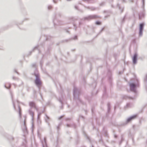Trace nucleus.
<instances>
[{"instance_id": "f257e3e1", "label": "nucleus", "mask_w": 147, "mask_h": 147, "mask_svg": "<svg viewBox=\"0 0 147 147\" xmlns=\"http://www.w3.org/2000/svg\"><path fill=\"white\" fill-rule=\"evenodd\" d=\"M80 94V90L76 87H74L73 89L74 98V100L76 102L77 105H78L79 103L84 104V103L79 97Z\"/></svg>"}, {"instance_id": "f03ea898", "label": "nucleus", "mask_w": 147, "mask_h": 147, "mask_svg": "<svg viewBox=\"0 0 147 147\" xmlns=\"http://www.w3.org/2000/svg\"><path fill=\"white\" fill-rule=\"evenodd\" d=\"M136 79V82L131 83L129 84L130 90L135 93L136 92V87H138L139 86V82L138 80L137 79Z\"/></svg>"}, {"instance_id": "7ed1b4c3", "label": "nucleus", "mask_w": 147, "mask_h": 147, "mask_svg": "<svg viewBox=\"0 0 147 147\" xmlns=\"http://www.w3.org/2000/svg\"><path fill=\"white\" fill-rule=\"evenodd\" d=\"M100 18V17L97 15L94 14L90 15L84 17L82 20L90 21L92 20Z\"/></svg>"}, {"instance_id": "20e7f679", "label": "nucleus", "mask_w": 147, "mask_h": 147, "mask_svg": "<svg viewBox=\"0 0 147 147\" xmlns=\"http://www.w3.org/2000/svg\"><path fill=\"white\" fill-rule=\"evenodd\" d=\"M34 74L36 77L35 83L37 87H39L42 84V82L40 81L39 74H36L35 73H34Z\"/></svg>"}, {"instance_id": "39448f33", "label": "nucleus", "mask_w": 147, "mask_h": 147, "mask_svg": "<svg viewBox=\"0 0 147 147\" xmlns=\"http://www.w3.org/2000/svg\"><path fill=\"white\" fill-rule=\"evenodd\" d=\"M137 115L136 114L128 118L127 119L126 121L125 122V123L122 124V125H126L127 123L130 122L131 120L134 119L136 118L137 117Z\"/></svg>"}, {"instance_id": "423d86ee", "label": "nucleus", "mask_w": 147, "mask_h": 147, "mask_svg": "<svg viewBox=\"0 0 147 147\" xmlns=\"http://www.w3.org/2000/svg\"><path fill=\"white\" fill-rule=\"evenodd\" d=\"M144 24L142 23L140 24L139 36H141L142 35V31L144 26Z\"/></svg>"}, {"instance_id": "0eeeda50", "label": "nucleus", "mask_w": 147, "mask_h": 147, "mask_svg": "<svg viewBox=\"0 0 147 147\" xmlns=\"http://www.w3.org/2000/svg\"><path fill=\"white\" fill-rule=\"evenodd\" d=\"M138 54L136 52L134 54V56L132 57V61L133 64H136L137 63V60Z\"/></svg>"}, {"instance_id": "6e6552de", "label": "nucleus", "mask_w": 147, "mask_h": 147, "mask_svg": "<svg viewBox=\"0 0 147 147\" xmlns=\"http://www.w3.org/2000/svg\"><path fill=\"white\" fill-rule=\"evenodd\" d=\"M44 142L45 143V144L44 143V142L42 140H41V142L42 144V147H47V145L46 142V137H44Z\"/></svg>"}, {"instance_id": "1a4fd4ad", "label": "nucleus", "mask_w": 147, "mask_h": 147, "mask_svg": "<svg viewBox=\"0 0 147 147\" xmlns=\"http://www.w3.org/2000/svg\"><path fill=\"white\" fill-rule=\"evenodd\" d=\"M29 105L31 107L30 109H32V107L34 108L36 107L35 103L33 101L30 102H29Z\"/></svg>"}, {"instance_id": "9d476101", "label": "nucleus", "mask_w": 147, "mask_h": 147, "mask_svg": "<svg viewBox=\"0 0 147 147\" xmlns=\"http://www.w3.org/2000/svg\"><path fill=\"white\" fill-rule=\"evenodd\" d=\"M46 117H45V122L48 124L49 125L50 123L49 122V121L50 120V118L48 116L47 114H45Z\"/></svg>"}, {"instance_id": "9b49d317", "label": "nucleus", "mask_w": 147, "mask_h": 147, "mask_svg": "<svg viewBox=\"0 0 147 147\" xmlns=\"http://www.w3.org/2000/svg\"><path fill=\"white\" fill-rule=\"evenodd\" d=\"M28 112L29 114L32 116V120H33L34 119V112L31 110V109H30L29 110Z\"/></svg>"}, {"instance_id": "f8f14e48", "label": "nucleus", "mask_w": 147, "mask_h": 147, "mask_svg": "<svg viewBox=\"0 0 147 147\" xmlns=\"http://www.w3.org/2000/svg\"><path fill=\"white\" fill-rule=\"evenodd\" d=\"M135 98L134 97H131L129 96H127L125 95L123 96V98L125 99H131V100H134L135 99Z\"/></svg>"}, {"instance_id": "ddd939ff", "label": "nucleus", "mask_w": 147, "mask_h": 147, "mask_svg": "<svg viewBox=\"0 0 147 147\" xmlns=\"http://www.w3.org/2000/svg\"><path fill=\"white\" fill-rule=\"evenodd\" d=\"M76 19L75 18H74L72 17H69L68 18V20H69V22H68V23L73 22Z\"/></svg>"}, {"instance_id": "4468645a", "label": "nucleus", "mask_w": 147, "mask_h": 147, "mask_svg": "<svg viewBox=\"0 0 147 147\" xmlns=\"http://www.w3.org/2000/svg\"><path fill=\"white\" fill-rule=\"evenodd\" d=\"M78 37H73V38H69V39L65 40H64L63 42H68L69 41H71L72 40H76L77 39Z\"/></svg>"}, {"instance_id": "2eb2a0df", "label": "nucleus", "mask_w": 147, "mask_h": 147, "mask_svg": "<svg viewBox=\"0 0 147 147\" xmlns=\"http://www.w3.org/2000/svg\"><path fill=\"white\" fill-rule=\"evenodd\" d=\"M10 94H11V99H12V102H13V107H14V109H16L15 106V103L13 101V94H12V93L11 91H10Z\"/></svg>"}, {"instance_id": "dca6fc26", "label": "nucleus", "mask_w": 147, "mask_h": 147, "mask_svg": "<svg viewBox=\"0 0 147 147\" xmlns=\"http://www.w3.org/2000/svg\"><path fill=\"white\" fill-rule=\"evenodd\" d=\"M38 45L36 46V47H34V49L32 50V51L30 52V53L29 54V55H30L31 54L32 52H33L34 51V50L35 49H37L38 51V53H40V50L38 49Z\"/></svg>"}, {"instance_id": "f3484780", "label": "nucleus", "mask_w": 147, "mask_h": 147, "mask_svg": "<svg viewBox=\"0 0 147 147\" xmlns=\"http://www.w3.org/2000/svg\"><path fill=\"white\" fill-rule=\"evenodd\" d=\"M144 15L145 14L144 13L142 12L140 13L139 15V19H141L142 17H144Z\"/></svg>"}, {"instance_id": "a211bd4d", "label": "nucleus", "mask_w": 147, "mask_h": 147, "mask_svg": "<svg viewBox=\"0 0 147 147\" xmlns=\"http://www.w3.org/2000/svg\"><path fill=\"white\" fill-rule=\"evenodd\" d=\"M144 83L146 86L147 87V74L146 75L144 80Z\"/></svg>"}, {"instance_id": "6ab92c4d", "label": "nucleus", "mask_w": 147, "mask_h": 147, "mask_svg": "<svg viewBox=\"0 0 147 147\" xmlns=\"http://www.w3.org/2000/svg\"><path fill=\"white\" fill-rule=\"evenodd\" d=\"M107 107H108V110L107 112L109 113L110 112V108H111V105L110 103L109 102H108L107 104Z\"/></svg>"}, {"instance_id": "aec40b11", "label": "nucleus", "mask_w": 147, "mask_h": 147, "mask_svg": "<svg viewBox=\"0 0 147 147\" xmlns=\"http://www.w3.org/2000/svg\"><path fill=\"white\" fill-rule=\"evenodd\" d=\"M131 107V103H129L127 104L126 105V106L125 107L126 108H128L129 107Z\"/></svg>"}, {"instance_id": "412c9836", "label": "nucleus", "mask_w": 147, "mask_h": 147, "mask_svg": "<svg viewBox=\"0 0 147 147\" xmlns=\"http://www.w3.org/2000/svg\"><path fill=\"white\" fill-rule=\"evenodd\" d=\"M106 88L105 87H104V92H103V97H104L106 94Z\"/></svg>"}, {"instance_id": "4be33fe9", "label": "nucleus", "mask_w": 147, "mask_h": 147, "mask_svg": "<svg viewBox=\"0 0 147 147\" xmlns=\"http://www.w3.org/2000/svg\"><path fill=\"white\" fill-rule=\"evenodd\" d=\"M32 67L33 68H36L37 67V66L36 65V63H34L32 64Z\"/></svg>"}, {"instance_id": "5701e85b", "label": "nucleus", "mask_w": 147, "mask_h": 147, "mask_svg": "<svg viewBox=\"0 0 147 147\" xmlns=\"http://www.w3.org/2000/svg\"><path fill=\"white\" fill-rule=\"evenodd\" d=\"M19 109V114L20 115V117H21V109L20 107V106H18Z\"/></svg>"}, {"instance_id": "b1692460", "label": "nucleus", "mask_w": 147, "mask_h": 147, "mask_svg": "<svg viewBox=\"0 0 147 147\" xmlns=\"http://www.w3.org/2000/svg\"><path fill=\"white\" fill-rule=\"evenodd\" d=\"M11 87V84H9V88L7 87L5 85H4V87L7 89H8L9 88H10Z\"/></svg>"}, {"instance_id": "393cba45", "label": "nucleus", "mask_w": 147, "mask_h": 147, "mask_svg": "<svg viewBox=\"0 0 147 147\" xmlns=\"http://www.w3.org/2000/svg\"><path fill=\"white\" fill-rule=\"evenodd\" d=\"M88 8L90 9L91 10H94L95 9V8L94 7H91L90 8L89 7H88Z\"/></svg>"}, {"instance_id": "a878e982", "label": "nucleus", "mask_w": 147, "mask_h": 147, "mask_svg": "<svg viewBox=\"0 0 147 147\" xmlns=\"http://www.w3.org/2000/svg\"><path fill=\"white\" fill-rule=\"evenodd\" d=\"M12 79L14 80H19V78H18L15 77L14 76L13 77Z\"/></svg>"}, {"instance_id": "bb28decb", "label": "nucleus", "mask_w": 147, "mask_h": 147, "mask_svg": "<svg viewBox=\"0 0 147 147\" xmlns=\"http://www.w3.org/2000/svg\"><path fill=\"white\" fill-rule=\"evenodd\" d=\"M59 101L62 104V106H61V109H62L63 108V102H62L61 101V100L60 99H59Z\"/></svg>"}, {"instance_id": "cd10ccee", "label": "nucleus", "mask_w": 147, "mask_h": 147, "mask_svg": "<svg viewBox=\"0 0 147 147\" xmlns=\"http://www.w3.org/2000/svg\"><path fill=\"white\" fill-rule=\"evenodd\" d=\"M61 124V123L59 124L58 125L57 127V129L58 130L59 129V127L60 126Z\"/></svg>"}, {"instance_id": "c85d7f7f", "label": "nucleus", "mask_w": 147, "mask_h": 147, "mask_svg": "<svg viewBox=\"0 0 147 147\" xmlns=\"http://www.w3.org/2000/svg\"><path fill=\"white\" fill-rule=\"evenodd\" d=\"M24 127H25V130H27V129L26 126V124H25V121H24Z\"/></svg>"}, {"instance_id": "c756f323", "label": "nucleus", "mask_w": 147, "mask_h": 147, "mask_svg": "<svg viewBox=\"0 0 147 147\" xmlns=\"http://www.w3.org/2000/svg\"><path fill=\"white\" fill-rule=\"evenodd\" d=\"M96 24L97 25H100L101 24V22H96Z\"/></svg>"}, {"instance_id": "7c9ffc66", "label": "nucleus", "mask_w": 147, "mask_h": 147, "mask_svg": "<svg viewBox=\"0 0 147 147\" xmlns=\"http://www.w3.org/2000/svg\"><path fill=\"white\" fill-rule=\"evenodd\" d=\"M41 114V113H39L38 115V117H37V118H38V119H39V116Z\"/></svg>"}, {"instance_id": "2f4dec72", "label": "nucleus", "mask_w": 147, "mask_h": 147, "mask_svg": "<svg viewBox=\"0 0 147 147\" xmlns=\"http://www.w3.org/2000/svg\"><path fill=\"white\" fill-rule=\"evenodd\" d=\"M34 109H35L36 111L38 112V108L36 107H35V108H34Z\"/></svg>"}, {"instance_id": "473e14b6", "label": "nucleus", "mask_w": 147, "mask_h": 147, "mask_svg": "<svg viewBox=\"0 0 147 147\" xmlns=\"http://www.w3.org/2000/svg\"><path fill=\"white\" fill-rule=\"evenodd\" d=\"M75 8L76 9H77V10H78V9H78V6H77L75 5Z\"/></svg>"}, {"instance_id": "72a5a7b5", "label": "nucleus", "mask_w": 147, "mask_h": 147, "mask_svg": "<svg viewBox=\"0 0 147 147\" xmlns=\"http://www.w3.org/2000/svg\"><path fill=\"white\" fill-rule=\"evenodd\" d=\"M63 116H64L63 115H62V116H61L60 117H59V118L58 119L59 120H60L63 117Z\"/></svg>"}, {"instance_id": "f704fd0d", "label": "nucleus", "mask_w": 147, "mask_h": 147, "mask_svg": "<svg viewBox=\"0 0 147 147\" xmlns=\"http://www.w3.org/2000/svg\"><path fill=\"white\" fill-rule=\"evenodd\" d=\"M52 7L51 6H49L48 7V9H51L52 8Z\"/></svg>"}, {"instance_id": "c9c22d12", "label": "nucleus", "mask_w": 147, "mask_h": 147, "mask_svg": "<svg viewBox=\"0 0 147 147\" xmlns=\"http://www.w3.org/2000/svg\"><path fill=\"white\" fill-rule=\"evenodd\" d=\"M14 71L16 73L18 74H19V73L15 69H14Z\"/></svg>"}, {"instance_id": "e433bc0d", "label": "nucleus", "mask_w": 147, "mask_h": 147, "mask_svg": "<svg viewBox=\"0 0 147 147\" xmlns=\"http://www.w3.org/2000/svg\"><path fill=\"white\" fill-rule=\"evenodd\" d=\"M117 6L119 7V8L120 9H121V7L118 4L117 5Z\"/></svg>"}, {"instance_id": "4c0bfd02", "label": "nucleus", "mask_w": 147, "mask_h": 147, "mask_svg": "<svg viewBox=\"0 0 147 147\" xmlns=\"http://www.w3.org/2000/svg\"><path fill=\"white\" fill-rule=\"evenodd\" d=\"M67 126L68 127H70V125L69 124H67Z\"/></svg>"}, {"instance_id": "58836bf2", "label": "nucleus", "mask_w": 147, "mask_h": 147, "mask_svg": "<svg viewBox=\"0 0 147 147\" xmlns=\"http://www.w3.org/2000/svg\"><path fill=\"white\" fill-rule=\"evenodd\" d=\"M53 2L54 3H57V1H55V0H53Z\"/></svg>"}, {"instance_id": "ea45409f", "label": "nucleus", "mask_w": 147, "mask_h": 147, "mask_svg": "<svg viewBox=\"0 0 147 147\" xmlns=\"http://www.w3.org/2000/svg\"><path fill=\"white\" fill-rule=\"evenodd\" d=\"M142 0L143 3V5H144V0Z\"/></svg>"}, {"instance_id": "a19ab883", "label": "nucleus", "mask_w": 147, "mask_h": 147, "mask_svg": "<svg viewBox=\"0 0 147 147\" xmlns=\"http://www.w3.org/2000/svg\"><path fill=\"white\" fill-rule=\"evenodd\" d=\"M82 24V23L81 22H79V25H80Z\"/></svg>"}, {"instance_id": "79ce46f5", "label": "nucleus", "mask_w": 147, "mask_h": 147, "mask_svg": "<svg viewBox=\"0 0 147 147\" xmlns=\"http://www.w3.org/2000/svg\"><path fill=\"white\" fill-rule=\"evenodd\" d=\"M56 147H60V146L59 145L57 144V145L56 146Z\"/></svg>"}, {"instance_id": "37998d69", "label": "nucleus", "mask_w": 147, "mask_h": 147, "mask_svg": "<svg viewBox=\"0 0 147 147\" xmlns=\"http://www.w3.org/2000/svg\"><path fill=\"white\" fill-rule=\"evenodd\" d=\"M133 42H134V43H135L136 42V41H135V40H134L133 41Z\"/></svg>"}, {"instance_id": "c03bdc74", "label": "nucleus", "mask_w": 147, "mask_h": 147, "mask_svg": "<svg viewBox=\"0 0 147 147\" xmlns=\"http://www.w3.org/2000/svg\"><path fill=\"white\" fill-rule=\"evenodd\" d=\"M66 121H67V120H69V118H67L66 119Z\"/></svg>"}, {"instance_id": "a18cd8bd", "label": "nucleus", "mask_w": 147, "mask_h": 147, "mask_svg": "<svg viewBox=\"0 0 147 147\" xmlns=\"http://www.w3.org/2000/svg\"><path fill=\"white\" fill-rule=\"evenodd\" d=\"M40 95L41 96V97L42 98V95L40 93Z\"/></svg>"}, {"instance_id": "49530a36", "label": "nucleus", "mask_w": 147, "mask_h": 147, "mask_svg": "<svg viewBox=\"0 0 147 147\" xmlns=\"http://www.w3.org/2000/svg\"><path fill=\"white\" fill-rule=\"evenodd\" d=\"M123 8L122 9H121V13H122V12H123Z\"/></svg>"}, {"instance_id": "de8ad7c7", "label": "nucleus", "mask_w": 147, "mask_h": 147, "mask_svg": "<svg viewBox=\"0 0 147 147\" xmlns=\"http://www.w3.org/2000/svg\"><path fill=\"white\" fill-rule=\"evenodd\" d=\"M91 144H92L91 143ZM91 145H92V146H91V147H94V146L93 145H92V144H91Z\"/></svg>"}, {"instance_id": "09e8293b", "label": "nucleus", "mask_w": 147, "mask_h": 147, "mask_svg": "<svg viewBox=\"0 0 147 147\" xmlns=\"http://www.w3.org/2000/svg\"><path fill=\"white\" fill-rule=\"evenodd\" d=\"M104 28H102V30H101V31H102V30H103L104 29Z\"/></svg>"}, {"instance_id": "8fccbe9b", "label": "nucleus", "mask_w": 147, "mask_h": 147, "mask_svg": "<svg viewBox=\"0 0 147 147\" xmlns=\"http://www.w3.org/2000/svg\"><path fill=\"white\" fill-rule=\"evenodd\" d=\"M132 141H133V142H134V139H133V138H132Z\"/></svg>"}, {"instance_id": "3c124183", "label": "nucleus", "mask_w": 147, "mask_h": 147, "mask_svg": "<svg viewBox=\"0 0 147 147\" xmlns=\"http://www.w3.org/2000/svg\"><path fill=\"white\" fill-rule=\"evenodd\" d=\"M115 136V138H117V136Z\"/></svg>"}, {"instance_id": "603ef678", "label": "nucleus", "mask_w": 147, "mask_h": 147, "mask_svg": "<svg viewBox=\"0 0 147 147\" xmlns=\"http://www.w3.org/2000/svg\"><path fill=\"white\" fill-rule=\"evenodd\" d=\"M74 128H76V125H74Z\"/></svg>"}, {"instance_id": "864d4df0", "label": "nucleus", "mask_w": 147, "mask_h": 147, "mask_svg": "<svg viewBox=\"0 0 147 147\" xmlns=\"http://www.w3.org/2000/svg\"><path fill=\"white\" fill-rule=\"evenodd\" d=\"M107 16H105V18H107Z\"/></svg>"}, {"instance_id": "5fc2aeb1", "label": "nucleus", "mask_w": 147, "mask_h": 147, "mask_svg": "<svg viewBox=\"0 0 147 147\" xmlns=\"http://www.w3.org/2000/svg\"><path fill=\"white\" fill-rule=\"evenodd\" d=\"M124 18H123V21H124Z\"/></svg>"}, {"instance_id": "6e6d98bb", "label": "nucleus", "mask_w": 147, "mask_h": 147, "mask_svg": "<svg viewBox=\"0 0 147 147\" xmlns=\"http://www.w3.org/2000/svg\"><path fill=\"white\" fill-rule=\"evenodd\" d=\"M55 20H54V22H55Z\"/></svg>"}, {"instance_id": "4d7b16f0", "label": "nucleus", "mask_w": 147, "mask_h": 147, "mask_svg": "<svg viewBox=\"0 0 147 147\" xmlns=\"http://www.w3.org/2000/svg\"><path fill=\"white\" fill-rule=\"evenodd\" d=\"M74 26H75V24H74Z\"/></svg>"}, {"instance_id": "13d9d810", "label": "nucleus", "mask_w": 147, "mask_h": 147, "mask_svg": "<svg viewBox=\"0 0 147 147\" xmlns=\"http://www.w3.org/2000/svg\"><path fill=\"white\" fill-rule=\"evenodd\" d=\"M75 37H77V36H75Z\"/></svg>"}, {"instance_id": "bf43d9fd", "label": "nucleus", "mask_w": 147, "mask_h": 147, "mask_svg": "<svg viewBox=\"0 0 147 147\" xmlns=\"http://www.w3.org/2000/svg\"><path fill=\"white\" fill-rule=\"evenodd\" d=\"M109 78L110 79V77H109Z\"/></svg>"}, {"instance_id": "052dcab7", "label": "nucleus", "mask_w": 147, "mask_h": 147, "mask_svg": "<svg viewBox=\"0 0 147 147\" xmlns=\"http://www.w3.org/2000/svg\"><path fill=\"white\" fill-rule=\"evenodd\" d=\"M114 108H115V107H114Z\"/></svg>"}]
</instances>
